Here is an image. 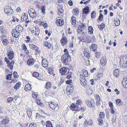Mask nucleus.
I'll use <instances>...</instances> for the list:
<instances>
[{"label": "nucleus", "instance_id": "obj_1", "mask_svg": "<svg viewBox=\"0 0 127 127\" xmlns=\"http://www.w3.org/2000/svg\"><path fill=\"white\" fill-rule=\"evenodd\" d=\"M65 54L62 57L61 61L65 65L68 64L71 60L70 56L69 55L68 51L66 49H65L64 50Z\"/></svg>", "mask_w": 127, "mask_h": 127}, {"label": "nucleus", "instance_id": "obj_2", "mask_svg": "<svg viewBox=\"0 0 127 127\" xmlns=\"http://www.w3.org/2000/svg\"><path fill=\"white\" fill-rule=\"evenodd\" d=\"M120 65L122 68H127V55L120 57Z\"/></svg>", "mask_w": 127, "mask_h": 127}, {"label": "nucleus", "instance_id": "obj_3", "mask_svg": "<svg viewBox=\"0 0 127 127\" xmlns=\"http://www.w3.org/2000/svg\"><path fill=\"white\" fill-rule=\"evenodd\" d=\"M70 109L71 110L75 111H79L80 109V108L75 103H73L71 104Z\"/></svg>", "mask_w": 127, "mask_h": 127}, {"label": "nucleus", "instance_id": "obj_4", "mask_svg": "<svg viewBox=\"0 0 127 127\" xmlns=\"http://www.w3.org/2000/svg\"><path fill=\"white\" fill-rule=\"evenodd\" d=\"M80 83L83 86L85 85L86 84L87 81L86 79L83 75L82 74H80Z\"/></svg>", "mask_w": 127, "mask_h": 127}, {"label": "nucleus", "instance_id": "obj_5", "mask_svg": "<svg viewBox=\"0 0 127 127\" xmlns=\"http://www.w3.org/2000/svg\"><path fill=\"white\" fill-rule=\"evenodd\" d=\"M85 102L87 106L90 107H94L95 106L93 99H91L90 101L88 100H86Z\"/></svg>", "mask_w": 127, "mask_h": 127}, {"label": "nucleus", "instance_id": "obj_6", "mask_svg": "<svg viewBox=\"0 0 127 127\" xmlns=\"http://www.w3.org/2000/svg\"><path fill=\"white\" fill-rule=\"evenodd\" d=\"M30 10L29 11L28 13L30 17L33 18H34L36 16L35 10L32 8L30 9Z\"/></svg>", "mask_w": 127, "mask_h": 127}, {"label": "nucleus", "instance_id": "obj_7", "mask_svg": "<svg viewBox=\"0 0 127 127\" xmlns=\"http://www.w3.org/2000/svg\"><path fill=\"white\" fill-rule=\"evenodd\" d=\"M49 105L51 108L54 110H57L59 109L58 104L54 102H51V103Z\"/></svg>", "mask_w": 127, "mask_h": 127}, {"label": "nucleus", "instance_id": "obj_8", "mask_svg": "<svg viewBox=\"0 0 127 127\" xmlns=\"http://www.w3.org/2000/svg\"><path fill=\"white\" fill-rule=\"evenodd\" d=\"M60 41L62 45L64 46L67 43L68 40L66 37L63 36L60 40Z\"/></svg>", "mask_w": 127, "mask_h": 127}, {"label": "nucleus", "instance_id": "obj_9", "mask_svg": "<svg viewBox=\"0 0 127 127\" xmlns=\"http://www.w3.org/2000/svg\"><path fill=\"white\" fill-rule=\"evenodd\" d=\"M73 86L71 85H69V86L68 87L66 88V91H67V94L69 95L68 93H69V94H70L73 92Z\"/></svg>", "mask_w": 127, "mask_h": 127}, {"label": "nucleus", "instance_id": "obj_10", "mask_svg": "<svg viewBox=\"0 0 127 127\" xmlns=\"http://www.w3.org/2000/svg\"><path fill=\"white\" fill-rule=\"evenodd\" d=\"M14 53L13 51L11 49H8V59L12 60L14 57Z\"/></svg>", "mask_w": 127, "mask_h": 127}, {"label": "nucleus", "instance_id": "obj_11", "mask_svg": "<svg viewBox=\"0 0 127 127\" xmlns=\"http://www.w3.org/2000/svg\"><path fill=\"white\" fill-rule=\"evenodd\" d=\"M67 69L65 67H63L60 70V73H61L62 75H66L68 74V73L66 74V73L67 72Z\"/></svg>", "mask_w": 127, "mask_h": 127}, {"label": "nucleus", "instance_id": "obj_12", "mask_svg": "<svg viewBox=\"0 0 127 127\" xmlns=\"http://www.w3.org/2000/svg\"><path fill=\"white\" fill-rule=\"evenodd\" d=\"M12 34V36L15 38L18 37L20 35V33L17 31H16L15 30H13L11 32Z\"/></svg>", "mask_w": 127, "mask_h": 127}, {"label": "nucleus", "instance_id": "obj_13", "mask_svg": "<svg viewBox=\"0 0 127 127\" xmlns=\"http://www.w3.org/2000/svg\"><path fill=\"white\" fill-rule=\"evenodd\" d=\"M56 23L58 26H61L64 25V21L63 19H59L56 20Z\"/></svg>", "mask_w": 127, "mask_h": 127}, {"label": "nucleus", "instance_id": "obj_14", "mask_svg": "<svg viewBox=\"0 0 127 127\" xmlns=\"http://www.w3.org/2000/svg\"><path fill=\"white\" fill-rule=\"evenodd\" d=\"M15 30L20 33L22 32L23 30V28L20 25H17L15 27Z\"/></svg>", "mask_w": 127, "mask_h": 127}, {"label": "nucleus", "instance_id": "obj_15", "mask_svg": "<svg viewBox=\"0 0 127 127\" xmlns=\"http://www.w3.org/2000/svg\"><path fill=\"white\" fill-rule=\"evenodd\" d=\"M48 62L45 59H43L42 61V65L44 67H47L48 65Z\"/></svg>", "mask_w": 127, "mask_h": 127}, {"label": "nucleus", "instance_id": "obj_16", "mask_svg": "<svg viewBox=\"0 0 127 127\" xmlns=\"http://www.w3.org/2000/svg\"><path fill=\"white\" fill-rule=\"evenodd\" d=\"M34 61L33 58L29 59L27 62V63L29 65H32L33 64Z\"/></svg>", "mask_w": 127, "mask_h": 127}, {"label": "nucleus", "instance_id": "obj_17", "mask_svg": "<svg viewBox=\"0 0 127 127\" xmlns=\"http://www.w3.org/2000/svg\"><path fill=\"white\" fill-rule=\"evenodd\" d=\"M107 60L105 58L103 57L100 60V64L103 66L105 65L106 63Z\"/></svg>", "mask_w": 127, "mask_h": 127}, {"label": "nucleus", "instance_id": "obj_18", "mask_svg": "<svg viewBox=\"0 0 127 127\" xmlns=\"http://www.w3.org/2000/svg\"><path fill=\"white\" fill-rule=\"evenodd\" d=\"M30 48L32 50H34L36 51H38L39 48L38 47L35 46L32 44H29Z\"/></svg>", "mask_w": 127, "mask_h": 127}, {"label": "nucleus", "instance_id": "obj_19", "mask_svg": "<svg viewBox=\"0 0 127 127\" xmlns=\"http://www.w3.org/2000/svg\"><path fill=\"white\" fill-rule=\"evenodd\" d=\"M14 61H11L10 62V61L8 60V68H10L11 69H13V65L14 64Z\"/></svg>", "mask_w": 127, "mask_h": 127}, {"label": "nucleus", "instance_id": "obj_20", "mask_svg": "<svg viewBox=\"0 0 127 127\" xmlns=\"http://www.w3.org/2000/svg\"><path fill=\"white\" fill-rule=\"evenodd\" d=\"M122 84L124 87L127 88V78H125L123 80Z\"/></svg>", "mask_w": 127, "mask_h": 127}, {"label": "nucleus", "instance_id": "obj_21", "mask_svg": "<svg viewBox=\"0 0 127 127\" xmlns=\"http://www.w3.org/2000/svg\"><path fill=\"white\" fill-rule=\"evenodd\" d=\"M32 89L31 85L30 84H26L25 87V90L26 91H30Z\"/></svg>", "mask_w": 127, "mask_h": 127}, {"label": "nucleus", "instance_id": "obj_22", "mask_svg": "<svg viewBox=\"0 0 127 127\" xmlns=\"http://www.w3.org/2000/svg\"><path fill=\"white\" fill-rule=\"evenodd\" d=\"M89 9L88 7H85L83 9V12L86 14H87L89 12Z\"/></svg>", "mask_w": 127, "mask_h": 127}, {"label": "nucleus", "instance_id": "obj_23", "mask_svg": "<svg viewBox=\"0 0 127 127\" xmlns=\"http://www.w3.org/2000/svg\"><path fill=\"white\" fill-rule=\"evenodd\" d=\"M21 85V83L20 82H19L17 83L14 86V88L16 90L18 89L19 88Z\"/></svg>", "mask_w": 127, "mask_h": 127}, {"label": "nucleus", "instance_id": "obj_24", "mask_svg": "<svg viewBox=\"0 0 127 127\" xmlns=\"http://www.w3.org/2000/svg\"><path fill=\"white\" fill-rule=\"evenodd\" d=\"M105 27V24L104 23H102L100 25L98 26V28L101 31L103 30V28H104Z\"/></svg>", "mask_w": 127, "mask_h": 127}, {"label": "nucleus", "instance_id": "obj_25", "mask_svg": "<svg viewBox=\"0 0 127 127\" xmlns=\"http://www.w3.org/2000/svg\"><path fill=\"white\" fill-rule=\"evenodd\" d=\"M46 127H53L52 123L49 121H47L46 122Z\"/></svg>", "mask_w": 127, "mask_h": 127}, {"label": "nucleus", "instance_id": "obj_26", "mask_svg": "<svg viewBox=\"0 0 127 127\" xmlns=\"http://www.w3.org/2000/svg\"><path fill=\"white\" fill-rule=\"evenodd\" d=\"M114 23L116 26H118L120 24V20L118 19H116L114 20Z\"/></svg>", "mask_w": 127, "mask_h": 127}, {"label": "nucleus", "instance_id": "obj_27", "mask_svg": "<svg viewBox=\"0 0 127 127\" xmlns=\"http://www.w3.org/2000/svg\"><path fill=\"white\" fill-rule=\"evenodd\" d=\"M8 123V119L7 118H4L1 121V123L2 124L6 125Z\"/></svg>", "mask_w": 127, "mask_h": 127}, {"label": "nucleus", "instance_id": "obj_28", "mask_svg": "<svg viewBox=\"0 0 127 127\" xmlns=\"http://www.w3.org/2000/svg\"><path fill=\"white\" fill-rule=\"evenodd\" d=\"M89 32L90 34H92L93 33V29L91 26H89L88 28Z\"/></svg>", "mask_w": 127, "mask_h": 127}, {"label": "nucleus", "instance_id": "obj_29", "mask_svg": "<svg viewBox=\"0 0 127 127\" xmlns=\"http://www.w3.org/2000/svg\"><path fill=\"white\" fill-rule=\"evenodd\" d=\"M58 13L59 15L60 16H62L63 15V12H64L63 9H58Z\"/></svg>", "mask_w": 127, "mask_h": 127}, {"label": "nucleus", "instance_id": "obj_30", "mask_svg": "<svg viewBox=\"0 0 127 127\" xmlns=\"http://www.w3.org/2000/svg\"><path fill=\"white\" fill-rule=\"evenodd\" d=\"M48 72L50 74H52L54 72V69L52 67L49 68H48Z\"/></svg>", "mask_w": 127, "mask_h": 127}, {"label": "nucleus", "instance_id": "obj_31", "mask_svg": "<svg viewBox=\"0 0 127 127\" xmlns=\"http://www.w3.org/2000/svg\"><path fill=\"white\" fill-rule=\"evenodd\" d=\"M46 85V88L48 89H50L51 87V84L50 82L47 83Z\"/></svg>", "mask_w": 127, "mask_h": 127}, {"label": "nucleus", "instance_id": "obj_32", "mask_svg": "<svg viewBox=\"0 0 127 127\" xmlns=\"http://www.w3.org/2000/svg\"><path fill=\"white\" fill-rule=\"evenodd\" d=\"M119 71L118 69H116L114 71V75L115 76H118L119 75Z\"/></svg>", "mask_w": 127, "mask_h": 127}, {"label": "nucleus", "instance_id": "obj_33", "mask_svg": "<svg viewBox=\"0 0 127 127\" xmlns=\"http://www.w3.org/2000/svg\"><path fill=\"white\" fill-rule=\"evenodd\" d=\"M82 72L83 73V74L84 77H87L88 75V72L84 70H82Z\"/></svg>", "mask_w": 127, "mask_h": 127}, {"label": "nucleus", "instance_id": "obj_34", "mask_svg": "<svg viewBox=\"0 0 127 127\" xmlns=\"http://www.w3.org/2000/svg\"><path fill=\"white\" fill-rule=\"evenodd\" d=\"M91 14L92 18L93 19L96 17V13L95 11H93L91 13Z\"/></svg>", "mask_w": 127, "mask_h": 127}, {"label": "nucleus", "instance_id": "obj_35", "mask_svg": "<svg viewBox=\"0 0 127 127\" xmlns=\"http://www.w3.org/2000/svg\"><path fill=\"white\" fill-rule=\"evenodd\" d=\"M33 77H35L36 78H37L38 79L40 80V79L38 78L39 76V73L37 72H35L33 74Z\"/></svg>", "mask_w": 127, "mask_h": 127}, {"label": "nucleus", "instance_id": "obj_36", "mask_svg": "<svg viewBox=\"0 0 127 127\" xmlns=\"http://www.w3.org/2000/svg\"><path fill=\"white\" fill-rule=\"evenodd\" d=\"M32 111L31 110H28L27 112V115L29 118L31 117L32 115Z\"/></svg>", "mask_w": 127, "mask_h": 127}, {"label": "nucleus", "instance_id": "obj_37", "mask_svg": "<svg viewBox=\"0 0 127 127\" xmlns=\"http://www.w3.org/2000/svg\"><path fill=\"white\" fill-rule=\"evenodd\" d=\"M116 101V104L118 106L122 104V102H121V100L120 99H117Z\"/></svg>", "mask_w": 127, "mask_h": 127}, {"label": "nucleus", "instance_id": "obj_38", "mask_svg": "<svg viewBox=\"0 0 127 127\" xmlns=\"http://www.w3.org/2000/svg\"><path fill=\"white\" fill-rule=\"evenodd\" d=\"M13 10L11 7L10 8H8V15L13 14Z\"/></svg>", "mask_w": 127, "mask_h": 127}, {"label": "nucleus", "instance_id": "obj_39", "mask_svg": "<svg viewBox=\"0 0 127 127\" xmlns=\"http://www.w3.org/2000/svg\"><path fill=\"white\" fill-rule=\"evenodd\" d=\"M87 92L88 94H91L92 93V91L91 88L88 89L87 90Z\"/></svg>", "mask_w": 127, "mask_h": 127}, {"label": "nucleus", "instance_id": "obj_40", "mask_svg": "<svg viewBox=\"0 0 127 127\" xmlns=\"http://www.w3.org/2000/svg\"><path fill=\"white\" fill-rule=\"evenodd\" d=\"M91 38L90 36H87L86 37V42L88 43H90L92 41Z\"/></svg>", "mask_w": 127, "mask_h": 127}, {"label": "nucleus", "instance_id": "obj_41", "mask_svg": "<svg viewBox=\"0 0 127 127\" xmlns=\"http://www.w3.org/2000/svg\"><path fill=\"white\" fill-rule=\"evenodd\" d=\"M104 113L103 112H100L99 113L100 118L103 119L104 118Z\"/></svg>", "mask_w": 127, "mask_h": 127}, {"label": "nucleus", "instance_id": "obj_42", "mask_svg": "<svg viewBox=\"0 0 127 127\" xmlns=\"http://www.w3.org/2000/svg\"><path fill=\"white\" fill-rule=\"evenodd\" d=\"M113 116L112 118V122L113 123H114L116 120V115H113Z\"/></svg>", "mask_w": 127, "mask_h": 127}, {"label": "nucleus", "instance_id": "obj_43", "mask_svg": "<svg viewBox=\"0 0 127 127\" xmlns=\"http://www.w3.org/2000/svg\"><path fill=\"white\" fill-rule=\"evenodd\" d=\"M84 55L88 58H89L90 57V53L87 52L84 53Z\"/></svg>", "mask_w": 127, "mask_h": 127}, {"label": "nucleus", "instance_id": "obj_44", "mask_svg": "<svg viewBox=\"0 0 127 127\" xmlns=\"http://www.w3.org/2000/svg\"><path fill=\"white\" fill-rule=\"evenodd\" d=\"M100 53L99 52H96L95 53V56L96 58H98L100 57Z\"/></svg>", "mask_w": 127, "mask_h": 127}, {"label": "nucleus", "instance_id": "obj_45", "mask_svg": "<svg viewBox=\"0 0 127 127\" xmlns=\"http://www.w3.org/2000/svg\"><path fill=\"white\" fill-rule=\"evenodd\" d=\"M103 18V15L102 13L100 14L98 17V20L100 21L102 20Z\"/></svg>", "mask_w": 127, "mask_h": 127}, {"label": "nucleus", "instance_id": "obj_46", "mask_svg": "<svg viewBox=\"0 0 127 127\" xmlns=\"http://www.w3.org/2000/svg\"><path fill=\"white\" fill-rule=\"evenodd\" d=\"M103 76V74L102 73H100L98 74L97 75V79L100 78H101Z\"/></svg>", "mask_w": 127, "mask_h": 127}, {"label": "nucleus", "instance_id": "obj_47", "mask_svg": "<svg viewBox=\"0 0 127 127\" xmlns=\"http://www.w3.org/2000/svg\"><path fill=\"white\" fill-rule=\"evenodd\" d=\"M96 46L95 44H92L91 46V47L92 49H93L94 51L95 52L96 50Z\"/></svg>", "mask_w": 127, "mask_h": 127}, {"label": "nucleus", "instance_id": "obj_48", "mask_svg": "<svg viewBox=\"0 0 127 127\" xmlns=\"http://www.w3.org/2000/svg\"><path fill=\"white\" fill-rule=\"evenodd\" d=\"M45 7L44 6H42L41 8L42 12L44 14L45 13Z\"/></svg>", "mask_w": 127, "mask_h": 127}, {"label": "nucleus", "instance_id": "obj_49", "mask_svg": "<svg viewBox=\"0 0 127 127\" xmlns=\"http://www.w3.org/2000/svg\"><path fill=\"white\" fill-rule=\"evenodd\" d=\"M36 124L35 123H33L30 125L29 127H36Z\"/></svg>", "mask_w": 127, "mask_h": 127}, {"label": "nucleus", "instance_id": "obj_50", "mask_svg": "<svg viewBox=\"0 0 127 127\" xmlns=\"http://www.w3.org/2000/svg\"><path fill=\"white\" fill-rule=\"evenodd\" d=\"M13 75L15 78H18L19 77V76L17 75V73L16 71L14 72Z\"/></svg>", "mask_w": 127, "mask_h": 127}, {"label": "nucleus", "instance_id": "obj_51", "mask_svg": "<svg viewBox=\"0 0 127 127\" xmlns=\"http://www.w3.org/2000/svg\"><path fill=\"white\" fill-rule=\"evenodd\" d=\"M44 44L45 46L48 47V48H50L51 47L50 46H48V43L47 41H45L44 42Z\"/></svg>", "mask_w": 127, "mask_h": 127}, {"label": "nucleus", "instance_id": "obj_52", "mask_svg": "<svg viewBox=\"0 0 127 127\" xmlns=\"http://www.w3.org/2000/svg\"><path fill=\"white\" fill-rule=\"evenodd\" d=\"M35 35H38L39 33V30L38 29H35Z\"/></svg>", "mask_w": 127, "mask_h": 127}, {"label": "nucleus", "instance_id": "obj_53", "mask_svg": "<svg viewBox=\"0 0 127 127\" xmlns=\"http://www.w3.org/2000/svg\"><path fill=\"white\" fill-rule=\"evenodd\" d=\"M111 113L113 114V115H115V111L114 109L113 108H110Z\"/></svg>", "mask_w": 127, "mask_h": 127}, {"label": "nucleus", "instance_id": "obj_54", "mask_svg": "<svg viewBox=\"0 0 127 127\" xmlns=\"http://www.w3.org/2000/svg\"><path fill=\"white\" fill-rule=\"evenodd\" d=\"M102 119H98V124L100 125H101L102 124Z\"/></svg>", "mask_w": 127, "mask_h": 127}, {"label": "nucleus", "instance_id": "obj_55", "mask_svg": "<svg viewBox=\"0 0 127 127\" xmlns=\"http://www.w3.org/2000/svg\"><path fill=\"white\" fill-rule=\"evenodd\" d=\"M83 30V29H82V27L80 28L79 26V28L77 30V32L80 33Z\"/></svg>", "mask_w": 127, "mask_h": 127}, {"label": "nucleus", "instance_id": "obj_56", "mask_svg": "<svg viewBox=\"0 0 127 127\" xmlns=\"http://www.w3.org/2000/svg\"><path fill=\"white\" fill-rule=\"evenodd\" d=\"M81 100H77L76 103L77 105L78 104V105H80L81 104Z\"/></svg>", "mask_w": 127, "mask_h": 127}, {"label": "nucleus", "instance_id": "obj_57", "mask_svg": "<svg viewBox=\"0 0 127 127\" xmlns=\"http://www.w3.org/2000/svg\"><path fill=\"white\" fill-rule=\"evenodd\" d=\"M96 98L97 100V101H99L100 100V97L98 95H97L96 96Z\"/></svg>", "mask_w": 127, "mask_h": 127}, {"label": "nucleus", "instance_id": "obj_58", "mask_svg": "<svg viewBox=\"0 0 127 127\" xmlns=\"http://www.w3.org/2000/svg\"><path fill=\"white\" fill-rule=\"evenodd\" d=\"M21 21H25L26 19V17L25 16H22L21 17Z\"/></svg>", "mask_w": 127, "mask_h": 127}, {"label": "nucleus", "instance_id": "obj_59", "mask_svg": "<svg viewBox=\"0 0 127 127\" xmlns=\"http://www.w3.org/2000/svg\"><path fill=\"white\" fill-rule=\"evenodd\" d=\"M109 106L111 108H113V103L111 102H110L109 103Z\"/></svg>", "mask_w": 127, "mask_h": 127}, {"label": "nucleus", "instance_id": "obj_60", "mask_svg": "<svg viewBox=\"0 0 127 127\" xmlns=\"http://www.w3.org/2000/svg\"><path fill=\"white\" fill-rule=\"evenodd\" d=\"M68 73H69V75H68L67 76H66V78L67 79H69L71 77V74L72 73L71 72H70L69 73L68 72Z\"/></svg>", "mask_w": 127, "mask_h": 127}, {"label": "nucleus", "instance_id": "obj_61", "mask_svg": "<svg viewBox=\"0 0 127 127\" xmlns=\"http://www.w3.org/2000/svg\"><path fill=\"white\" fill-rule=\"evenodd\" d=\"M74 13H75L78 14L79 12L78 9L77 8L75 9L74 8Z\"/></svg>", "mask_w": 127, "mask_h": 127}, {"label": "nucleus", "instance_id": "obj_62", "mask_svg": "<svg viewBox=\"0 0 127 127\" xmlns=\"http://www.w3.org/2000/svg\"><path fill=\"white\" fill-rule=\"evenodd\" d=\"M7 40L5 39H4L2 41V42L3 43L4 45H6L7 43Z\"/></svg>", "mask_w": 127, "mask_h": 127}, {"label": "nucleus", "instance_id": "obj_63", "mask_svg": "<svg viewBox=\"0 0 127 127\" xmlns=\"http://www.w3.org/2000/svg\"><path fill=\"white\" fill-rule=\"evenodd\" d=\"M86 37H82L80 38V40L82 42L86 41Z\"/></svg>", "mask_w": 127, "mask_h": 127}, {"label": "nucleus", "instance_id": "obj_64", "mask_svg": "<svg viewBox=\"0 0 127 127\" xmlns=\"http://www.w3.org/2000/svg\"><path fill=\"white\" fill-rule=\"evenodd\" d=\"M93 123V122L92 120H89V121H88L87 122V125H91Z\"/></svg>", "mask_w": 127, "mask_h": 127}]
</instances>
